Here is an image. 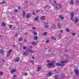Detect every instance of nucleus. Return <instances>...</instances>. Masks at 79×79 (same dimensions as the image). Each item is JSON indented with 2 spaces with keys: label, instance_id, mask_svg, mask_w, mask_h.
Instances as JSON below:
<instances>
[{
  "label": "nucleus",
  "instance_id": "nucleus-59",
  "mask_svg": "<svg viewBox=\"0 0 79 79\" xmlns=\"http://www.w3.org/2000/svg\"><path fill=\"white\" fill-rule=\"evenodd\" d=\"M31 26H32V25H31ZM31 25H30V26H31Z\"/></svg>",
  "mask_w": 79,
  "mask_h": 79
},
{
  "label": "nucleus",
  "instance_id": "nucleus-41",
  "mask_svg": "<svg viewBox=\"0 0 79 79\" xmlns=\"http://www.w3.org/2000/svg\"><path fill=\"white\" fill-rule=\"evenodd\" d=\"M53 2L54 3L56 4V1H53Z\"/></svg>",
  "mask_w": 79,
  "mask_h": 79
},
{
  "label": "nucleus",
  "instance_id": "nucleus-44",
  "mask_svg": "<svg viewBox=\"0 0 79 79\" xmlns=\"http://www.w3.org/2000/svg\"><path fill=\"white\" fill-rule=\"evenodd\" d=\"M25 35H27V32H25Z\"/></svg>",
  "mask_w": 79,
  "mask_h": 79
},
{
  "label": "nucleus",
  "instance_id": "nucleus-49",
  "mask_svg": "<svg viewBox=\"0 0 79 79\" xmlns=\"http://www.w3.org/2000/svg\"><path fill=\"white\" fill-rule=\"evenodd\" d=\"M60 32H61V33H62V32H63V31L62 30H60Z\"/></svg>",
  "mask_w": 79,
  "mask_h": 79
},
{
  "label": "nucleus",
  "instance_id": "nucleus-12",
  "mask_svg": "<svg viewBox=\"0 0 79 79\" xmlns=\"http://www.w3.org/2000/svg\"><path fill=\"white\" fill-rule=\"evenodd\" d=\"M31 44H32V45H36V43L35 42H32Z\"/></svg>",
  "mask_w": 79,
  "mask_h": 79
},
{
  "label": "nucleus",
  "instance_id": "nucleus-16",
  "mask_svg": "<svg viewBox=\"0 0 79 79\" xmlns=\"http://www.w3.org/2000/svg\"><path fill=\"white\" fill-rule=\"evenodd\" d=\"M34 38L35 40H37L39 39V38L37 37V36H35L34 37Z\"/></svg>",
  "mask_w": 79,
  "mask_h": 79
},
{
  "label": "nucleus",
  "instance_id": "nucleus-24",
  "mask_svg": "<svg viewBox=\"0 0 79 79\" xmlns=\"http://www.w3.org/2000/svg\"><path fill=\"white\" fill-rule=\"evenodd\" d=\"M23 54H24L25 55H29V53H27L26 52H24L23 53Z\"/></svg>",
  "mask_w": 79,
  "mask_h": 79
},
{
  "label": "nucleus",
  "instance_id": "nucleus-28",
  "mask_svg": "<svg viewBox=\"0 0 79 79\" xmlns=\"http://www.w3.org/2000/svg\"><path fill=\"white\" fill-rule=\"evenodd\" d=\"M75 21H76V23H77L78 21V19H75Z\"/></svg>",
  "mask_w": 79,
  "mask_h": 79
},
{
  "label": "nucleus",
  "instance_id": "nucleus-9",
  "mask_svg": "<svg viewBox=\"0 0 79 79\" xmlns=\"http://www.w3.org/2000/svg\"><path fill=\"white\" fill-rule=\"evenodd\" d=\"M52 72H50L49 73H48L47 75V76L48 77H49V76H51V75H52Z\"/></svg>",
  "mask_w": 79,
  "mask_h": 79
},
{
  "label": "nucleus",
  "instance_id": "nucleus-55",
  "mask_svg": "<svg viewBox=\"0 0 79 79\" xmlns=\"http://www.w3.org/2000/svg\"><path fill=\"white\" fill-rule=\"evenodd\" d=\"M30 48H32V46H30Z\"/></svg>",
  "mask_w": 79,
  "mask_h": 79
},
{
  "label": "nucleus",
  "instance_id": "nucleus-8",
  "mask_svg": "<svg viewBox=\"0 0 79 79\" xmlns=\"http://www.w3.org/2000/svg\"><path fill=\"white\" fill-rule=\"evenodd\" d=\"M41 19L42 20H45V16H42L41 17Z\"/></svg>",
  "mask_w": 79,
  "mask_h": 79
},
{
  "label": "nucleus",
  "instance_id": "nucleus-48",
  "mask_svg": "<svg viewBox=\"0 0 79 79\" xmlns=\"http://www.w3.org/2000/svg\"><path fill=\"white\" fill-rule=\"evenodd\" d=\"M52 6H55V4L52 3Z\"/></svg>",
  "mask_w": 79,
  "mask_h": 79
},
{
  "label": "nucleus",
  "instance_id": "nucleus-13",
  "mask_svg": "<svg viewBox=\"0 0 79 79\" xmlns=\"http://www.w3.org/2000/svg\"><path fill=\"white\" fill-rule=\"evenodd\" d=\"M25 11L24 10H23V18H25Z\"/></svg>",
  "mask_w": 79,
  "mask_h": 79
},
{
  "label": "nucleus",
  "instance_id": "nucleus-57",
  "mask_svg": "<svg viewBox=\"0 0 79 79\" xmlns=\"http://www.w3.org/2000/svg\"><path fill=\"white\" fill-rule=\"evenodd\" d=\"M2 37V35H0V37Z\"/></svg>",
  "mask_w": 79,
  "mask_h": 79
},
{
  "label": "nucleus",
  "instance_id": "nucleus-50",
  "mask_svg": "<svg viewBox=\"0 0 79 79\" xmlns=\"http://www.w3.org/2000/svg\"><path fill=\"white\" fill-rule=\"evenodd\" d=\"M59 5L61 7V5L60 4H59Z\"/></svg>",
  "mask_w": 79,
  "mask_h": 79
},
{
  "label": "nucleus",
  "instance_id": "nucleus-1",
  "mask_svg": "<svg viewBox=\"0 0 79 79\" xmlns=\"http://www.w3.org/2000/svg\"><path fill=\"white\" fill-rule=\"evenodd\" d=\"M68 62H67V60L63 61L62 60L60 61V63H62L61 64H60L59 63H56V65L57 66H64L65 64L63 63H67Z\"/></svg>",
  "mask_w": 79,
  "mask_h": 79
},
{
  "label": "nucleus",
  "instance_id": "nucleus-22",
  "mask_svg": "<svg viewBox=\"0 0 79 79\" xmlns=\"http://www.w3.org/2000/svg\"><path fill=\"white\" fill-rule=\"evenodd\" d=\"M44 27L45 28H48L49 27V26L48 25H45L44 26Z\"/></svg>",
  "mask_w": 79,
  "mask_h": 79
},
{
  "label": "nucleus",
  "instance_id": "nucleus-10",
  "mask_svg": "<svg viewBox=\"0 0 79 79\" xmlns=\"http://www.w3.org/2000/svg\"><path fill=\"white\" fill-rule=\"evenodd\" d=\"M75 73H76V74L77 75H79V71H78V70L76 69L75 71Z\"/></svg>",
  "mask_w": 79,
  "mask_h": 79
},
{
  "label": "nucleus",
  "instance_id": "nucleus-25",
  "mask_svg": "<svg viewBox=\"0 0 79 79\" xmlns=\"http://www.w3.org/2000/svg\"><path fill=\"white\" fill-rule=\"evenodd\" d=\"M12 27H13V25H10L9 26V28L11 29V28H12Z\"/></svg>",
  "mask_w": 79,
  "mask_h": 79
},
{
  "label": "nucleus",
  "instance_id": "nucleus-42",
  "mask_svg": "<svg viewBox=\"0 0 79 79\" xmlns=\"http://www.w3.org/2000/svg\"><path fill=\"white\" fill-rule=\"evenodd\" d=\"M32 13L33 15H35V13H34V11H33Z\"/></svg>",
  "mask_w": 79,
  "mask_h": 79
},
{
  "label": "nucleus",
  "instance_id": "nucleus-27",
  "mask_svg": "<svg viewBox=\"0 0 79 79\" xmlns=\"http://www.w3.org/2000/svg\"><path fill=\"white\" fill-rule=\"evenodd\" d=\"M66 31H67V32H69L70 31V30H69V29L68 28L67 29Z\"/></svg>",
  "mask_w": 79,
  "mask_h": 79
},
{
  "label": "nucleus",
  "instance_id": "nucleus-3",
  "mask_svg": "<svg viewBox=\"0 0 79 79\" xmlns=\"http://www.w3.org/2000/svg\"><path fill=\"white\" fill-rule=\"evenodd\" d=\"M70 15H71V19H73L74 17V13L73 12H71Z\"/></svg>",
  "mask_w": 79,
  "mask_h": 79
},
{
  "label": "nucleus",
  "instance_id": "nucleus-58",
  "mask_svg": "<svg viewBox=\"0 0 79 79\" xmlns=\"http://www.w3.org/2000/svg\"><path fill=\"white\" fill-rule=\"evenodd\" d=\"M39 12V10H37V13H38Z\"/></svg>",
  "mask_w": 79,
  "mask_h": 79
},
{
  "label": "nucleus",
  "instance_id": "nucleus-43",
  "mask_svg": "<svg viewBox=\"0 0 79 79\" xmlns=\"http://www.w3.org/2000/svg\"><path fill=\"white\" fill-rule=\"evenodd\" d=\"M16 75H14V76H13V77H16Z\"/></svg>",
  "mask_w": 79,
  "mask_h": 79
},
{
  "label": "nucleus",
  "instance_id": "nucleus-7",
  "mask_svg": "<svg viewBox=\"0 0 79 79\" xmlns=\"http://www.w3.org/2000/svg\"><path fill=\"white\" fill-rule=\"evenodd\" d=\"M16 71H17V70L16 69H13L11 71V73H13L16 72Z\"/></svg>",
  "mask_w": 79,
  "mask_h": 79
},
{
  "label": "nucleus",
  "instance_id": "nucleus-5",
  "mask_svg": "<svg viewBox=\"0 0 79 79\" xmlns=\"http://www.w3.org/2000/svg\"><path fill=\"white\" fill-rule=\"evenodd\" d=\"M30 16H31V14L28 13L27 14V15H26L25 16L27 19H28L29 18H30Z\"/></svg>",
  "mask_w": 79,
  "mask_h": 79
},
{
  "label": "nucleus",
  "instance_id": "nucleus-15",
  "mask_svg": "<svg viewBox=\"0 0 79 79\" xmlns=\"http://www.w3.org/2000/svg\"><path fill=\"white\" fill-rule=\"evenodd\" d=\"M2 26L5 27L6 26V24L5 23H2Z\"/></svg>",
  "mask_w": 79,
  "mask_h": 79
},
{
  "label": "nucleus",
  "instance_id": "nucleus-34",
  "mask_svg": "<svg viewBox=\"0 0 79 79\" xmlns=\"http://www.w3.org/2000/svg\"><path fill=\"white\" fill-rule=\"evenodd\" d=\"M35 29H36V28L35 27H33L32 28V29H33V30H35Z\"/></svg>",
  "mask_w": 79,
  "mask_h": 79
},
{
  "label": "nucleus",
  "instance_id": "nucleus-19",
  "mask_svg": "<svg viewBox=\"0 0 79 79\" xmlns=\"http://www.w3.org/2000/svg\"><path fill=\"white\" fill-rule=\"evenodd\" d=\"M70 4L71 5H73V4H74V1L73 0H72L70 2Z\"/></svg>",
  "mask_w": 79,
  "mask_h": 79
},
{
  "label": "nucleus",
  "instance_id": "nucleus-33",
  "mask_svg": "<svg viewBox=\"0 0 79 79\" xmlns=\"http://www.w3.org/2000/svg\"><path fill=\"white\" fill-rule=\"evenodd\" d=\"M72 35H76V34L75 33H72Z\"/></svg>",
  "mask_w": 79,
  "mask_h": 79
},
{
  "label": "nucleus",
  "instance_id": "nucleus-11",
  "mask_svg": "<svg viewBox=\"0 0 79 79\" xmlns=\"http://www.w3.org/2000/svg\"><path fill=\"white\" fill-rule=\"evenodd\" d=\"M59 18L60 19H64V17H62L61 15H59Z\"/></svg>",
  "mask_w": 79,
  "mask_h": 79
},
{
  "label": "nucleus",
  "instance_id": "nucleus-38",
  "mask_svg": "<svg viewBox=\"0 0 79 79\" xmlns=\"http://www.w3.org/2000/svg\"><path fill=\"white\" fill-rule=\"evenodd\" d=\"M0 75H2L3 74V72L2 71H1L0 73Z\"/></svg>",
  "mask_w": 79,
  "mask_h": 79
},
{
  "label": "nucleus",
  "instance_id": "nucleus-61",
  "mask_svg": "<svg viewBox=\"0 0 79 79\" xmlns=\"http://www.w3.org/2000/svg\"><path fill=\"white\" fill-rule=\"evenodd\" d=\"M17 35H15V36H16Z\"/></svg>",
  "mask_w": 79,
  "mask_h": 79
},
{
  "label": "nucleus",
  "instance_id": "nucleus-46",
  "mask_svg": "<svg viewBox=\"0 0 79 79\" xmlns=\"http://www.w3.org/2000/svg\"><path fill=\"white\" fill-rule=\"evenodd\" d=\"M47 63H50V61H49V60H47Z\"/></svg>",
  "mask_w": 79,
  "mask_h": 79
},
{
  "label": "nucleus",
  "instance_id": "nucleus-39",
  "mask_svg": "<svg viewBox=\"0 0 79 79\" xmlns=\"http://www.w3.org/2000/svg\"><path fill=\"white\" fill-rule=\"evenodd\" d=\"M18 8L19 10H20V9H21V7H20V6H19L18 7Z\"/></svg>",
  "mask_w": 79,
  "mask_h": 79
},
{
  "label": "nucleus",
  "instance_id": "nucleus-62",
  "mask_svg": "<svg viewBox=\"0 0 79 79\" xmlns=\"http://www.w3.org/2000/svg\"><path fill=\"white\" fill-rule=\"evenodd\" d=\"M76 0V1H77L79 0Z\"/></svg>",
  "mask_w": 79,
  "mask_h": 79
},
{
  "label": "nucleus",
  "instance_id": "nucleus-6",
  "mask_svg": "<svg viewBox=\"0 0 79 79\" xmlns=\"http://www.w3.org/2000/svg\"><path fill=\"white\" fill-rule=\"evenodd\" d=\"M20 60V58L18 57H17L16 58L15 61V62H18V61H19Z\"/></svg>",
  "mask_w": 79,
  "mask_h": 79
},
{
  "label": "nucleus",
  "instance_id": "nucleus-36",
  "mask_svg": "<svg viewBox=\"0 0 79 79\" xmlns=\"http://www.w3.org/2000/svg\"><path fill=\"white\" fill-rule=\"evenodd\" d=\"M23 50H25V49H26V47L25 46H24L23 47Z\"/></svg>",
  "mask_w": 79,
  "mask_h": 79
},
{
  "label": "nucleus",
  "instance_id": "nucleus-29",
  "mask_svg": "<svg viewBox=\"0 0 79 79\" xmlns=\"http://www.w3.org/2000/svg\"><path fill=\"white\" fill-rule=\"evenodd\" d=\"M52 39H53V40H56V38H54V37H51Z\"/></svg>",
  "mask_w": 79,
  "mask_h": 79
},
{
  "label": "nucleus",
  "instance_id": "nucleus-14",
  "mask_svg": "<svg viewBox=\"0 0 79 79\" xmlns=\"http://www.w3.org/2000/svg\"><path fill=\"white\" fill-rule=\"evenodd\" d=\"M22 40H23V38H22L20 37V38H19V42H21V41H22Z\"/></svg>",
  "mask_w": 79,
  "mask_h": 79
},
{
  "label": "nucleus",
  "instance_id": "nucleus-4",
  "mask_svg": "<svg viewBox=\"0 0 79 79\" xmlns=\"http://www.w3.org/2000/svg\"><path fill=\"white\" fill-rule=\"evenodd\" d=\"M12 52H13V50L10 49L8 52V53L7 54V56H9L11 55L10 53H11Z\"/></svg>",
  "mask_w": 79,
  "mask_h": 79
},
{
  "label": "nucleus",
  "instance_id": "nucleus-23",
  "mask_svg": "<svg viewBox=\"0 0 79 79\" xmlns=\"http://www.w3.org/2000/svg\"><path fill=\"white\" fill-rule=\"evenodd\" d=\"M58 76L57 75H56L54 76L55 78L56 79H58Z\"/></svg>",
  "mask_w": 79,
  "mask_h": 79
},
{
  "label": "nucleus",
  "instance_id": "nucleus-31",
  "mask_svg": "<svg viewBox=\"0 0 79 79\" xmlns=\"http://www.w3.org/2000/svg\"><path fill=\"white\" fill-rule=\"evenodd\" d=\"M5 2H6V1H2V3H3V4H5Z\"/></svg>",
  "mask_w": 79,
  "mask_h": 79
},
{
  "label": "nucleus",
  "instance_id": "nucleus-37",
  "mask_svg": "<svg viewBox=\"0 0 79 79\" xmlns=\"http://www.w3.org/2000/svg\"><path fill=\"white\" fill-rule=\"evenodd\" d=\"M54 8H56V9H58V7H57V6H54Z\"/></svg>",
  "mask_w": 79,
  "mask_h": 79
},
{
  "label": "nucleus",
  "instance_id": "nucleus-35",
  "mask_svg": "<svg viewBox=\"0 0 79 79\" xmlns=\"http://www.w3.org/2000/svg\"><path fill=\"white\" fill-rule=\"evenodd\" d=\"M44 35H47V32H45L44 33Z\"/></svg>",
  "mask_w": 79,
  "mask_h": 79
},
{
  "label": "nucleus",
  "instance_id": "nucleus-40",
  "mask_svg": "<svg viewBox=\"0 0 79 79\" xmlns=\"http://www.w3.org/2000/svg\"><path fill=\"white\" fill-rule=\"evenodd\" d=\"M24 74L25 76H27V75H28V74L27 73H25Z\"/></svg>",
  "mask_w": 79,
  "mask_h": 79
},
{
  "label": "nucleus",
  "instance_id": "nucleus-18",
  "mask_svg": "<svg viewBox=\"0 0 79 79\" xmlns=\"http://www.w3.org/2000/svg\"><path fill=\"white\" fill-rule=\"evenodd\" d=\"M41 69V67H38V69H37V71H40V69Z\"/></svg>",
  "mask_w": 79,
  "mask_h": 79
},
{
  "label": "nucleus",
  "instance_id": "nucleus-20",
  "mask_svg": "<svg viewBox=\"0 0 79 79\" xmlns=\"http://www.w3.org/2000/svg\"><path fill=\"white\" fill-rule=\"evenodd\" d=\"M38 18H39V17H35V19H34L35 21H37V19H38Z\"/></svg>",
  "mask_w": 79,
  "mask_h": 79
},
{
  "label": "nucleus",
  "instance_id": "nucleus-60",
  "mask_svg": "<svg viewBox=\"0 0 79 79\" xmlns=\"http://www.w3.org/2000/svg\"><path fill=\"white\" fill-rule=\"evenodd\" d=\"M59 35H60V34H59Z\"/></svg>",
  "mask_w": 79,
  "mask_h": 79
},
{
  "label": "nucleus",
  "instance_id": "nucleus-47",
  "mask_svg": "<svg viewBox=\"0 0 79 79\" xmlns=\"http://www.w3.org/2000/svg\"><path fill=\"white\" fill-rule=\"evenodd\" d=\"M31 63H34V62H33V60H32L31 61Z\"/></svg>",
  "mask_w": 79,
  "mask_h": 79
},
{
  "label": "nucleus",
  "instance_id": "nucleus-30",
  "mask_svg": "<svg viewBox=\"0 0 79 79\" xmlns=\"http://www.w3.org/2000/svg\"><path fill=\"white\" fill-rule=\"evenodd\" d=\"M14 11L15 12H18V10L16 9H15L14 10Z\"/></svg>",
  "mask_w": 79,
  "mask_h": 79
},
{
  "label": "nucleus",
  "instance_id": "nucleus-32",
  "mask_svg": "<svg viewBox=\"0 0 79 79\" xmlns=\"http://www.w3.org/2000/svg\"><path fill=\"white\" fill-rule=\"evenodd\" d=\"M57 26H58V27H60V23H58Z\"/></svg>",
  "mask_w": 79,
  "mask_h": 79
},
{
  "label": "nucleus",
  "instance_id": "nucleus-56",
  "mask_svg": "<svg viewBox=\"0 0 79 79\" xmlns=\"http://www.w3.org/2000/svg\"><path fill=\"white\" fill-rule=\"evenodd\" d=\"M34 57H32V59H34Z\"/></svg>",
  "mask_w": 79,
  "mask_h": 79
},
{
  "label": "nucleus",
  "instance_id": "nucleus-21",
  "mask_svg": "<svg viewBox=\"0 0 79 79\" xmlns=\"http://www.w3.org/2000/svg\"><path fill=\"white\" fill-rule=\"evenodd\" d=\"M0 53H3V50L0 49Z\"/></svg>",
  "mask_w": 79,
  "mask_h": 79
},
{
  "label": "nucleus",
  "instance_id": "nucleus-52",
  "mask_svg": "<svg viewBox=\"0 0 79 79\" xmlns=\"http://www.w3.org/2000/svg\"><path fill=\"white\" fill-rule=\"evenodd\" d=\"M77 3H79V1H78L77 2Z\"/></svg>",
  "mask_w": 79,
  "mask_h": 79
},
{
  "label": "nucleus",
  "instance_id": "nucleus-53",
  "mask_svg": "<svg viewBox=\"0 0 79 79\" xmlns=\"http://www.w3.org/2000/svg\"><path fill=\"white\" fill-rule=\"evenodd\" d=\"M62 77H65V75H63V76L62 75Z\"/></svg>",
  "mask_w": 79,
  "mask_h": 79
},
{
  "label": "nucleus",
  "instance_id": "nucleus-17",
  "mask_svg": "<svg viewBox=\"0 0 79 79\" xmlns=\"http://www.w3.org/2000/svg\"><path fill=\"white\" fill-rule=\"evenodd\" d=\"M28 52H30L31 53H34V51H32L31 50H30L28 51Z\"/></svg>",
  "mask_w": 79,
  "mask_h": 79
},
{
  "label": "nucleus",
  "instance_id": "nucleus-26",
  "mask_svg": "<svg viewBox=\"0 0 79 79\" xmlns=\"http://www.w3.org/2000/svg\"><path fill=\"white\" fill-rule=\"evenodd\" d=\"M33 34H34V35H37V33L35 32H34L33 33Z\"/></svg>",
  "mask_w": 79,
  "mask_h": 79
},
{
  "label": "nucleus",
  "instance_id": "nucleus-51",
  "mask_svg": "<svg viewBox=\"0 0 79 79\" xmlns=\"http://www.w3.org/2000/svg\"><path fill=\"white\" fill-rule=\"evenodd\" d=\"M2 60L3 62H4V61H5V60H3V59H2Z\"/></svg>",
  "mask_w": 79,
  "mask_h": 79
},
{
  "label": "nucleus",
  "instance_id": "nucleus-2",
  "mask_svg": "<svg viewBox=\"0 0 79 79\" xmlns=\"http://www.w3.org/2000/svg\"><path fill=\"white\" fill-rule=\"evenodd\" d=\"M47 66L49 68H50L52 67H55V64L52 63H48L47 64Z\"/></svg>",
  "mask_w": 79,
  "mask_h": 79
},
{
  "label": "nucleus",
  "instance_id": "nucleus-45",
  "mask_svg": "<svg viewBox=\"0 0 79 79\" xmlns=\"http://www.w3.org/2000/svg\"><path fill=\"white\" fill-rule=\"evenodd\" d=\"M49 42V41L48 40H47L46 41V43H48Z\"/></svg>",
  "mask_w": 79,
  "mask_h": 79
},
{
  "label": "nucleus",
  "instance_id": "nucleus-63",
  "mask_svg": "<svg viewBox=\"0 0 79 79\" xmlns=\"http://www.w3.org/2000/svg\"><path fill=\"white\" fill-rule=\"evenodd\" d=\"M1 4H2V2H1Z\"/></svg>",
  "mask_w": 79,
  "mask_h": 79
},
{
  "label": "nucleus",
  "instance_id": "nucleus-54",
  "mask_svg": "<svg viewBox=\"0 0 79 79\" xmlns=\"http://www.w3.org/2000/svg\"><path fill=\"white\" fill-rule=\"evenodd\" d=\"M25 40H24V42H26V40L25 39H24Z\"/></svg>",
  "mask_w": 79,
  "mask_h": 79
}]
</instances>
